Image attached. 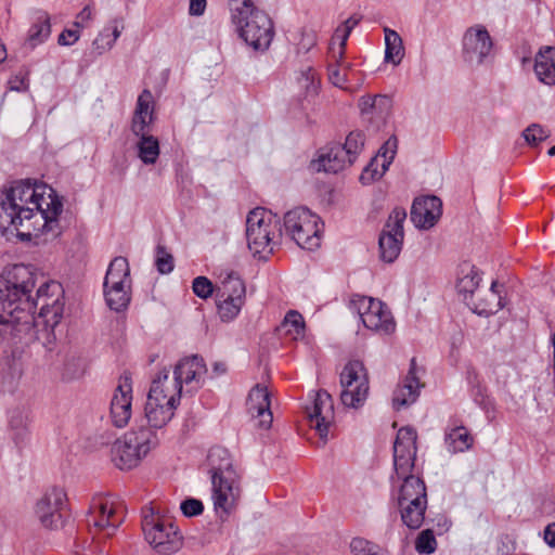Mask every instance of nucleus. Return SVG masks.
Returning <instances> with one entry per match:
<instances>
[{"mask_svg":"<svg viewBox=\"0 0 555 555\" xmlns=\"http://www.w3.org/2000/svg\"><path fill=\"white\" fill-rule=\"evenodd\" d=\"M63 202L47 184L15 182L0 193V231L16 233L22 241L40 235L57 236Z\"/></svg>","mask_w":555,"mask_h":555,"instance_id":"obj_1","label":"nucleus"},{"mask_svg":"<svg viewBox=\"0 0 555 555\" xmlns=\"http://www.w3.org/2000/svg\"><path fill=\"white\" fill-rule=\"evenodd\" d=\"M208 462L215 512L221 518L228 517L241 496L240 475L231 454L224 448L210 449Z\"/></svg>","mask_w":555,"mask_h":555,"instance_id":"obj_2","label":"nucleus"},{"mask_svg":"<svg viewBox=\"0 0 555 555\" xmlns=\"http://www.w3.org/2000/svg\"><path fill=\"white\" fill-rule=\"evenodd\" d=\"M417 434L412 427H402L398 430L393 443V467L398 480H402L398 494V503L427 502L426 486L414 475V461L416 456Z\"/></svg>","mask_w":555,"mask_h":555,"instance_id":"obj_3","label":"nucleus"},{"mask_svg":"<svg viewBox=\"0 0 555 555\" xmlns=\"http://www.w3.org/2000/svg\"><path fill=\"white\" fill-rule=\"evenodd\" d=\"M258 0H229L231 18L240 37L254 50H267L273 38L268 14L258 8Z\"/></svg>","mask_w":555,"mask_h":555,"instance_id":"obj_4","label":"nucleus"},{"mask_svg":"<svg viewBox=\"0 0 555 555\" xmlns=\"http://www.w3.org/2000/svg\"><path fill=\"white\" fill-rule=\"evenodd\" d=\"M157 444L155 430L143 425L135 426L114 442L111 450L112 461L119 469L134 468Z\"/></svg>","mask_w":555,"mask_h":555,"instance_id":"obj_5","label":"nucleus"},{"mask_svg":"<svg viewBox=\"0 0 555 555\" xmlns=\"http://www.w3.org/2000/svg\"><path fill=\"white\" fill-rule=\"evenodd\" d=\"M279 221L271 211L258 207L249 211L246 218L247 246L254 256L267 258L273 253L281 236Z\"/></svg>","mask_w":555,"mask_h":555,"instance_id":"obj_6","label":"nucleus"},{"mask_svg":"<svg viewBox=\"0 0 555 555\" xmlns=\"http://www.w3.org/2000/svg\"><path fill=\"white\" fill-rule=\"evenodd\" d=\"M142 530L147 543L162 555H170L182 546V535L167 517L155 514L153 508L143 511Z\"/></svg>","mask_w":555,"mask_h":555,"instance_id":"obj_7","label":"nucleus"},{"mask_svg":"<svg viewBox=\"0 0 555 555\" xmlns=\"http://www.w3.org/2000/svg\"><path fill=\"white\" fill-rule=\"evenodd\" d=\"M103 288L105 301L112 310L119 312L128 307L131 300V279L125 257L119 256L111 261Z\"/></svg>","mask_w":555,"mask_h":555,"instance_id":"obj_8","label":"nucleus"},{"mask_svg":"<svg viewBox=\"0 0 555 555\" xmlns=\"http://www.w3.org/2000/svg\"><path fill=\"white\" fill-rule=\"evenodd\" d=\"M284 231L298 246L312 250L320 246V217L306 207H297L284 215Z\"/></svg>","mask_w":555,"mask_h":555,"instance_id":"obj_9","label":"nucleus"},{"mask_svg":"<svg viewBox=\"0 0 555 555\" xmlns=\"http://www.w3.org/2000/svg\"><path fill=\"white\" fill-rule=\"evenodd\" d=\"M349 309L359 315L367 330L379 335H390L396 330L390 310L378 299L354 295L350 299Z\"/></svg>","mask_w":555,"mask_h":555,"instance_id":"obj_10","label":"nucleus"},{"mask_svg":"<svg viewBox=\"0 0 555 555\" xmlns=\"http://www.w3.org/2000/svg\"><path fill=\"white\" fill-rule=\"evenodd\" d=\"M124 521V509L120 503L111 496L98 498L92 501L87 516L90 532L95 537H112Z\"/></svg>","mask_w":555,"mask_h":555,"instance_id":"obj_11","label":"nucleus"},{"mask_svg":"<svg viewBox=\"0 0 555 555\" xmlns=\"http://www.w3.org/2000/svg\"><path fill=\"white\" fill-rule=\"evenodd\" d=\"M341 403L347 408L362 406L369 396V375L361 361H349L340 373Z\"/></svg>","mask_w":555,"mask_h":555,"instance_id":"obj_12","label":"nucleus"},{"mask_svg":"<svg viewBox=\"0 0 555 555\" xmlns=\"http://www.w3.org/2000/svg\"><path fill=\"white\" fill-rule=\"evenodd\" d=\"M406 219V211L396 207L389 214L384 229L379 235V256L385 262H393L401 253L404 238L403 223Z\"/></svg>","mask_w":555,"mask_h":555,"instance_id":"obj_13","label":"nucleus"},{"mask_svg":"<svg viewBox=\"0 0 555 555\" xmlns=\"http://www.w3.org/2000/svg\"><path fill=\"white\" fill-rule=\"evenodd\" d=\"M66 506V492L62 488L53 487L37 501L35 514L44 528L59 529L63 526Z\"/></svg>","mask_w":555,"mask_h":555,"instance_id":"obj_14","label":"nucleus"},{"mask_svg":"<svg viewBox=\"0 0 555 555\" xmlns=\"http://www.w3.org/2000/svg\"><path fill=\"white\" fill-rule=\"evenodd\" d=\"M493 41L482 25L469 27L463 37V53L467 62L481 64L490 55Z\"/></svg>","mask_w":555,"mask_h":555,"instance_id":"obj_15","label":"nucleus"},{"mask_svg":"<svg viewBox=\"0 0 555 555\" xmlns=\"http://www.w3.org/2000/svg\"><path fill=\"white\" fill-rule=\"evenodd\" d=\"M306 412L321 439L326 440L328 428L334 421V404L332 397L325 390H319L313 395L310 405L306 406Z\"/></svg>","mask_w":555,"mask_h":555,"instance_id":"obj_16","label":"nucleus"},{"mask_svg":"<svg viewBox=\"0 0 555 555\" xmlns=\"http://www.w3.org/2000/svg\"><path fill=\"white\" fill-rule=\"evenodd\" d=\"M132 415V384L129 376H121L113 393L109 416L114 426L125 427Z\"/></svg>","mask_w":555,"mask_h":555,"instance_id":"obj_17","label":"nucleus"},{"mask_svg":"<svg viewBox=\"0 0 555 555\" xmlns=\"http://www.w3.org/2000/svg\"><path fill=\"white\" fill-rule=\"evenodd\" d=\"M442 214V203L437 196L415 198L411 208V220L418 229L433 228Z\"/></svg>","mask_w":555,"mask_h":555,"instance_id":"obj_18","label":"nucleus"},{"mask_svg":"<svg viewBox=\"0 0 555 555\" xmlns=\"http://www.w3.org/2000/svg\"><path fill=\"white\" fill-rule=\"evenodd\" d=\"M247 411L253 418L258 420L257 426L267 429L272 424V412L270 410V393L267 387L256 385L247 398Z\"/></svg>","mask_w":555,"mask_h":555,"instance_id":"obj_19","label":"nucleus"},{"mask_svg":"<svg viewBox=\"0 0 555 555\" xmlns=\"http://www.w3.org/2000/svg\"><path fill=\"white\" fill-rule=\"evenodd\" d=\"M154 106L152 92L144 89L138 96L131 120V131L134 135H143L150 132V126L154 120Z\"/></svg>","mask_w":555,"mask_h":555,"instance_id":"obj_20","label":"nucleus"},{"mask_svg":"<svg viewBox=\"0 0 555 555\" xmlns=\"http://www.w3.org/2000/svg\"><path fill=\"white\" fill-rule=\"evenodd\" d=\"M181 391L179 382L170 376L169 371L165 369L153 379L147 397L162 402L179 404Z\"/></svg>","mask_w":555,"mask_h":555,"instance_id":"obj_21","label":"nucleus"},{"mask_svg":"<svg viewBox=\"0 0 555 555\" xmlns=\"http://www.w3.org/2000/svg\"><path fill=\"white\" fill-rule=\"evenodd\" d=\"M206 372L203 360L196 356L184 358L178 362L172 377L182 386H191L190 390H195L201 386V378Z\"/></svg>","mask_w":555,"mask_h":555,"instance_id":"obj_22","label":"nucleus"},{"mask_svg":"<svg viewBox=\"0 0 555 555\" xmlns=\"http://www.w3.org/2000/svg\"><path fill=\"white\" fill-rule=\"evenodd\" d=\"M421 387L422 384L420 383V378L416 374L415 363L414 360H412L411 367L406 376L393 392V408L400 410L414 403L418 398Z\"/></svg>","mask_w":555,"mask_h":555,"instance_id":"obj_23","label":"nucleus"},{"mask_svg":"<svg viewBox=\"0 0 555 555\" xmlns=\"http://www.w3.org/2000/svg\"><path fill=\"white\" fill-rule=\"evenodd\" d=\"M503 288L504 286L502 284L493 281L490 288L485 292L482 297L479 296L478 292L476 297L468 301L467 306H469L472 310L479 315L493 314L503 308Z\"/></svg>","mask_w":555,"mask_h":555,"instance_id":"obj_24","label":"nucleus"},{"mask_svg":"<svg viewBox=\"0 0 555 555\" xmlns=\"http://www.w3.org/2000/svg\"><path fill=\"white\" fill-rule=\"evenodd\" d=\"M178 404L159 401L157 399L147 397L145 404V418L152 430L163 428L168 424L175 414V409Z\"/></svg>","mask_w":555,"mask_h":555,"instance_id":"obj_25","label":"nucleus"},{"mask_svg":"<svg viewBox=\"0 0 555 555\" xmlns=\"http://www.w3.org/2000/svg\"><path fill=\"white\" fill-rule=\"evenodd\" d=\"M481 280V274L475 266L470 263H464L461 266L456 282V289L466 305L469 300L476 297V294L479 292V284Z\"/></svg>","mask_w":555,"mask_h":555,"instance_id":"obj_26","label":"nucleus"},{"mask_svg":"<svg viewBox=\"0 0 555 555\" xmlns=\"http://www.w3.org/2000/svg\"><path fill=\"white\" fill-rule=\"evenodd\" d=\"M474 441V436L463 425L450 424L444 429V446L451 454L468 451Z\"/></svg>","mask_w":555,"mask_h":555,"instance_id":"obj_27","label":"nucleus"},{"mask_svg":"<svg viewBox=\"0 0 555 555\" xmlns=\"http://www.w3.org/2000/svg\"><path fill=\"white\" fill-rule=\"evenodd\" d=\"M352 164L353 162L346 155V151L341 147V144H334L319 156L317 169L319 171L323 170L325 172L337 173Z\"/></svg>","mask_w":555,"mask_h":555,"instance_id":"obj_28","label":"nucleus"},{"mask_svg":"<svg viewBox=\"0 0 555 555\" xmlns=\"http://www.w3.org/2000/svg\"><path fill=\"white\" fill-rule=\"evenodd\" d=\"M534 73L547 86L555 85V48L544 46L535 54Z\"/></svg>","mask_w":555,"mask_h":555,"instance_id":"obj_29","label":"nucleus"},{"mask_svg":"<svg viewBox=\"0 0 555 555\" xmlns=\"http://www.w3.org/2000/svg\"><path fill=\"white\" fill-rule=\"evenodd\" d=\"M359 107L361 114L370 120H386L390 112V100L385 95L362 96Z\"/></svg>","mask_w":555,"mask_h":555,"instance_id":"obj_30","label":"nucleus"},{"mask_svg":"<svg viewBox=\"0 0 555 555\" xmlns=\"http://www.w3.org/2000/svg\"><path fill=\"white\" fill-rule=\"evenodd\" d=\"M245 283L241 279V276L235 272L227 273V275L221 280L220 285H218L216 289V298H234L240 302V300L245 301Z\"/></svg>","mask_w":555,"mask_h":555,"instance_id":"obj_31","label":"nucleus"},{"mask_svg":"<svg viewBox=\"0 0 555 555\" xmlns=\"http://www.w3.org/2000/svg\"><path fill=\"white\" fill-rule=\"evenodd\" d=\"M51 34L50 16L47 12H38L28 30L27 44L34 49L43 43Z\"/></svg>","mask_w":555,"mask_h":555,"instance_id":"obj_32","label":"nucleus"},{"mask_svg":"<svg viewBox=\"0 0 555 555\" xmlns=\"http://www.w3.org/2000/svg\"><path fill=\"white\" fill-rule=\"evenodd\" d=\"M121 30L119 29V22L117 20L111 21L93 40V50L99 55L109 51L119 38Z\"/></svg>","mask_w":555,"mask_h":555,"instance_id":"obj_33","label":"nucleus"},{"mask_svg":"<svg viewBox=\"0 0 555 555\" xmlns=\"http://www.w3.org/2000/svg\"><path fill=\"white\" fill-rule=\"evenodd\" d=\"M385 33V62L397 66L404 56L403 41L400 35L388 27L384 28Z\"/></svg>","mask_w":555,"mask_h":555,"instance_id":"obj_34","label":"nucleus"},{"mask_svg":"<svg viewBox=\"0 0 555 555\" xmlns=\"http://www.w3.org/2000/svg\"><path fill=\"white\" fill-rule=\"evenodd\" d=\"M359 20L351 16L338 26L332 37L330 50L333 56L341 59L345 55V48L351 30L357 26Z\"/></svg>","mask_w":555,"mask_h":555,"instance_id":"obj_35","label":"nucleus"},{"mask_svg":"<svg viewBox=\"0 0 555 555\" xmlns=\"http://www.w3.org/2000/svg\"><path fill=\"white\" fill-rule=\"evenodd\" d=\"M401 513V519L403 524L410 529H418L424 521L425 511L427 508V502L413 501L409 503H398Z\"/></svg>","mask_w":555,"mask_h":555,"instance_id":"obj_36","label":"nucleus"},{"mask_svg":"<svg viewBox=\"0 0 555 555\" xmlns=\"http://www.w3.org/2000/svg\"><path fill=\"white\" fill-rule=\"evenodd\" d=\"M138 142L135 144L138 150V157L145 165H154L159 156V142L157 138L150 133L137 135Z\"/></svg>","mask_w":555,"mask_h":555,"instance_id":"obj_37","label":"nucleus"},{"mask_svg":"<svg viewBox=\"0 0 555 555\" xmlns=\"http://www.w3.org/2000/svg\"><path fill=\"white\" fill-rule=\"evenodd\" d=\"M280 331L291 339L297 340L305 334L302 315L297 311H289L280 326Z\"/></svg>","mask_w":555,"mask_h":555,"instance_id":"obj_38","label":"nucleus"},{"mask_svg":"<svg viewBox=\"0 0 555 555\" xmlns=\"http://www.w3.org/2000/svg\"><path fill=\"white\" fill-rule=\"evenodd\" d=\"M332 60L335 64H331L328 66V79L330 81L339 88H346V82L348 81V75L351 70V64L344 61V56L341 59H336L333 56V52L331 51Z\"/></svg>","mask_w":555,"mask_h":555,"instance_id":"obj_39","label":"nucleus"},{"mask_svg":"<svg viewBox=\"0 0 555 555\" xmlns=\"http://www.w3.org/2000/svg\"><path fill=\"white\" fill-rule=\"evenodd\" d=\"M219 317L224 322L233 321L241 312L245 301L235 300L234 298H216Z\"/></svg>","mask_w":555,"mask_h":555,"instance_id":"obj_40","label":"nucleus"},{"mask_svg":"<svg viewBox=\"0 0 555 555\" xmlns=\"http://www.w3.org/2000/svg\"><path fill=\"white\" fill-rule=\"evenodd\" d=\"M86 371L85 361L79 357H68L63 365L62 378L64 380H75L83 376Z\"/></svg>","mask_w":555,"mask_h":555,"instance_id":"obj_41","label":"nucleus"},{"mask_svg":"<svg viewBox=\"0 0 555 555\" xmlns=\"http://www.w3.org/2000/svg\"><path fill=\"white\" fill-rule=\"evenodd\" d=\"M23 369L20 362L13 361L2 372V387L5 391L13 392L22 378Z\"/></svg>","mask_w":555,"mask_h":555,"instance_id":"obj_42","label":"nucleus"},{"mask_svg":"<svg viewBox=\"0 0 555 555\" xmlns=\"http://www.w3.org/2000/svg\"><path fill=\"white\" fill-rule=\"evenodd\" d=\"M350 551L353 555H387L377 544L363 538H353Z\"/></svg>","mask_w":555,"mask_h":555,"instance_id":"obj_43","label":"nucleus"},{"mask_svg":"<svg viewBox=\"0 0 555 555\" xmlns=\"http://www.w3.org/2000/svg\"><path fill=\"white\" fill-rule=\"evenodd\" d=\"M521 137L529 146H538L550 137V131L539 124H531L522 130Z\"/></svg>","mask_w":555,"mask_h":555,"instance_id":"obj_44","label":"nucleus"},{"mask_svg":"<svg viewBox=\"0 0 555 555\" xmlns=\"http://www.w3.org/2000/svg\"><path fill=\"white\" fill-rule=\"evenodd\" d=\"M364 145V135L360 131H352L346 138V142L341 147L346 151V155L354 162L357 156L361 153Z\"/></svg>","mask_w":555,"mask_h":555,"instance_id":"obj_45","label":"nucleus"},{"mask_svg":"<svg viewBox=\"0 0 555 555\" xmlns=\"http://www.w3.org/2000/svg\"><path fill=\"white\" fill-rule=\"evenodd\" d=\"M415 548L421 554H431L437 548V541L430 529L422 531L416 541Z\"/></svg>","mask_w":555,"mask_h":555,"instance_id":"obj_46","label":"nucleus"},{"mask_svg":"<svg viewBox=\"0 0 555 555\" xmlns=\"http://www.w3.org/2000/svg\"><path fill=\"white\" fill-rule=\"evenodd\" d=\"M301 88H305L307 95H315L319 90V79L317 73L311 67L304 70L298 79Z\"/></svg>","mask_w":555,"mask_h":555,"instance_id":"obj_47","label":"nucleus"},{"mask_svg":"<svg viewBox=\"0 0 555 555\" xmlns=\"http://www.w3.org/2000/svg\"><path fill=\"white\" fill-rule=\"evenodd\" d=\"M192 289L194 294L202 298L207 299L214 294V285L206 276H197L193 280Z\"/></svg>","mask_w":555,"mask_h":555,"instance_id":"obj_48","label":"nucleus"},{"mask_svg":"<svg viewBox=\"0 0 555 555\" xmlns=\"http://www.w3.org/2000/svg\"><path fill=\"white\" fill-rule=\"evenodd\" d=\"M155 264L162 274L170 273L173 270V258L164 247L158 246Z\"/></svg>","mask_w":555,"mask_h":555,"instance_id":"obj_49","label":"nucleus"},{"mask_svg":"<svg viewBox=\"0 0 555 555\" xmlns=\"http://www.w3.org/2000/svg\"><path fill=\"white\" fill-rule=\"evenodd\" d=\"M398 142L396 138L388 139L382 147V156L384 157L383 169L384 171L387 169L388 165L392 162L396 151H397Z\"/></svg>","mask_w":555,"mask_h":555,"instance_id":"obj_50","label":"nucleus"},{"mask_svg":"<svg viewBox=\"0 0 555 555\" xmlns=\"http://www.w3.org/2000/svg\"><path fill=\"white\" fill-rule=\"evenodd\" d=\"M181 511L182 513L188 516H196L202 514L204 506L203 503L199 500L196 499H186L181 503Z\"/></svg>","mask_w":555,"mask_h":555,"instance_id":"obj_51","label":"nucleus"},{"mask_svg":"<svg viewBox=\"0 0 555 555\" xmlns=\"http://www.w3.org/2000/svg\"><path fill=\"white\" fill-rule=\"evenodd\" d=\"M28 422H29L28 415L20 410L13 411L10 416L11 428L18 430V431H23L24 429H26Z\"/></svg>","mask_w":555,"mask_h":555,"instance_id":"obj_52","label":"nucleus"},{"mask_svg":"<svg viewBox=\"0 0 555 555\" xmlns=\"http://www.w3.org/2000/svg\"><path fill=\"white\" fill-rule=\"evenodd\" d=\"M80 28L64 29L59 36L57 42L60 46H73L80 38Z\"/></svg>","mask_w":555,"mask_h":555,"instance_id":"obj_53","label":"nucleus"},{"mask_svg":"<svg viewBox=\"0 0 555 555\" xmlns=\"http://www.w3.org/2000/svg\"><path fill=\"white\" fill-rule=\"evenodd\" d=\"M93 13L90 5H86L76 17L74 26L77 28H83L92 20Z\"/></svg>","mask_w":555,"mask_h":555,"instance_id":"obj_54","label":"nucleus"},{"mask_svg":"<svg viewBox=\"0 0 555 555\" xmlns=\"http://www.w3.org/2000/svg\"><path fill=\"white\" fill-rule=\"evenodd\" d=\"M10 89L14 91H26L28 89L27 75H15L9 81Z\"/></svg>","mask_w":555,"mask_h":555,"instance_id":"obj_55","label":"nucleus"},{"mask_svg":"<svg viewBox=\"0 0 555 555\" xmlns=\"http://www.w3.org/2000/svg\"><path fill=\"white\" fill-rule=\"evenodd\" d=\"M206 9V0H190L189 13L194 16H201Z\"/></svg>","mask_w":555,"mask_h":555,"instance_id":"obj_56","label":"nucleus"},{"mask_svg":"<svg viewBox=\"0 0 555 555\" xmlns=\"http://www.w3.org/2000/svg\"><path fill=\"white\" fill-rule=\"evenodd\" d=\"M544 542L550 547H555V522L548 524L543 533Z\"/></svg>","mask_w":555,"mask_h":555,"instance_id":"obj_57","label":"nucleus"},{"mask_svg":"<svg viewBox=\"0 0 555 555\" xmlns=\"http://www.w3.org/2000/svg\"><path fill=\"white\" fill-rule=\"evenodd\" d=\"M486 389L480 387V386H477L476 388L473 389V398H474V401L479 404V405H485L486 403Z\"/></svg>","mask_w":555,"mask_h":555,"instance_id":"obj_58","label":"nucleus"},{"mask_svg":"<svg viewBox=\"0 0 555 555\" xmlns=\"http://www.w3.org/2000/svg\"><path fill=\"white\" fill-rule=\"evenodd\" d=\"M375 175H377L376 171L373 173L370 168H365V170L362 172V175L360 177V180L364 184L370 183L372 180L375 179Z\"/></svg>","mask_w":555,"mask_h":555,"instance_id":"obj_59","label":"nucleus"},{"mask_svg":"<svg viewBox=\"0 0 555 555\" xmlns=\"http://www.w3.org/2000/svg\"><path fill=\"white\" fill-rule=\"evenodd\" d=\"M227 370L225 365L223 363H215L214 371L219 375L224 373Z\"/></svg>","mask_w":555,"mask_h":555,"instance_id":"obj_60","label":"nucleus"},{"mask_svg":"<svg viewBox=\"0 0 555 555\" xmlns=\"http://www.w3.org/2000/svg\"><path fill=\"white\" fill-rule=\"evenodd\" d=\"M7 59V49L4 44L0 43V63L4 62Z\"/></svg>","mask_w":555,"mask_h":555,"instance_id":"obj_61","label":"nucleus"},{"mask_svg":"<svg viewBox=\"0 0 555 555\" xmlns=\"http://www.w3.org/2000/svg\"><path fill=\"white\" fill-rule=\"evenodd\" d=\"M547 154H548L550 156H555V145H554V146H552V147L547 151Z\"/></svg>","mask_w":555,"mask_h":555,"instance_id":"obj_62","label":"nucleus"}]
</instances>
